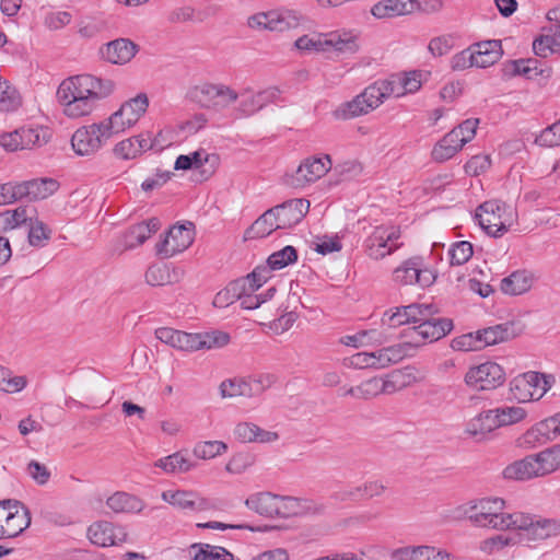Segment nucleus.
I'll list each match as a JSON object with an SVG mask.
<instances>
[{
  "mask_svg": "<svg viewBox=\"0 0 560 560\" xmlns=\"http://www.w3.org/2000/svg\"><path fill=\"white\" fill-rule=\"evenodd\" d=\"M455 513L457 518L467 520L477 528L515 530L520 540L527 545L560 535V520L523 511L508 512V502L497 495L471 499L455 508Z\"/></svg>",
  "mask_w": 560,
  "mask_h": 560,
  "instance_id": "f257e3e1",
  "label": "nucleus"
},
{
  "mask_svg": "<svg viewBox=\"0 0 560 560\" xmlns=\"http://www.w3.org/2000/svg\"><path fill=\"white\" fill-rule=\"evenodd\" d=\"M116 91L112 79L77 74L62 80L56 92L61 113L70 119L91 116Z\"/></svg>",
  "mask_w": 560,
  "mask_h": 560,
  "instance_id": "f03ea898",
  "label": "nucleus"
},
{
  "mask_svg": "<svg viewBox=\"0 0 560 560\" xmlns=\"http://www.w3.org/2000/svg\"><path fill=\"white\" fill-rule=\"evenodd\" d=\"M559 470L560 443H557L508 465L503 476L506 479L526 481L547 477Z\"/></svg>",
  "mask_w": 560,
  "mask_h": 560,
  "instance_id": "7ed1b4c3",
  "label": "nucleus"
},
{
  "mask_svg": "<svg viewBox=\"0 0 560 560\" xmlns=\"http://www.w3.org/2000/svg\"><path fill=\"white\" fill-rule=\"evenodd\" d=\"M186 97L200 108L219 113L234 104L238 93L223 83L201 81L187 90Z\"/></svg>",
  "mask_w": 560,
  "mask_h": 560,
  "instance_id": "20e7f679",
  "label": "nucleus"
},
{
  "mask_svg": "<svg viewBox=\"0 0 560 560\" xmlns=\"http://www.w3.org/2000/svg\"><path fill=\"white\" fill-rule=\"evenodd\" d=\"M453 329V322L448 318L428 316L418 325L409 326L401 332V346L407 351V357L421 346L436 341L446 336Z\"/></svg>",
  "mask_w": 560,
  "mask_h": 560,
  "instance_id": "39448f33",
  "label": "nucleus"
},
{
  "mask_svg": "<svg viewBox=\"0 0 560 560\" xmlns=\"http://www.w3.org/2000/svg\"><path fill=\"white\" fill-rule=\"evenodd\" d=\"M475 218L488 235L500 237L514 224L516 212L505 202L492 199L477 208Z\"/></svg>",
  "mask_w": 560,
  "mask_h": 560,
  "instance_id": "423d86ee",
  "label": "nucleus"
},
{
  "mask_svg": "<svg viewBox=\"0 0 560 560\" xmlns=\"http://www.w3.org/2000/svg\"><path fill=\"white\" fill-rule=\"evenodd\" d=\"M410 384V374L395 370L385 376H374L355 387H350L347 395L357 398L371 399L378 395H390L406 388Z\"/></svg>",
  "mask_w": 560,
  "mask_h": 560,
  "instance_id": "0eeeda50",
  "label": "nucleus"
},
{
  "mask_svg": "<svg viewBox=\"0 0 560 560\" xmlns=\"http://www.w3.org/2000/svg\"><path fill=\"white\" fill-rule=\"evenodd\" d=\"M149 105L148 95L145 93H138L136 96L122 102L118 109L105 118L104 121L113 136L124 133L140 121L148 112Z\"/></svg>",
  "mask_w": 560,
  "mask_h": 560,
  "instance_id": "6e6552de",
  "label": "nucleus"
},
{
  "mask_svg": "<svg viewBox=\"0 0 560 560\" xmlns=\"http://www.w3.org/2000/svg\"><path fill=\"white\" fill-rule=\"evenodd\" d=\"M555 377L536 371L515 376L510 382V392L518 402L537 401L553 386Z\"/></svg>",
  "mask_w": 560,
  "mask_h": 560,
  "instance_id": "1a4fd4ad",
  "label": "nucleus"
},
{
  "mask_svg": "<svg viewBox=\"0 0 560 560\" xmlns=\"http://www.w3.org/2000/svg\"><path fill=\"white\" fill-rule=\"evenodd\" d=\"M113 137L103 119L79 127L71 137V148L79 156H93Z\"/></svg>",
  "mask_w": 560,
  "mask_h": 560,
  "instance_id": "9d476101",
  "label": "nucleus"
},
{
  "mask_svg": "<svg viewBox=\"0 0 560 560\" xmlns=\"http://www.w3.org/2000/svg\"><path fill=\"white\" fill-rule=\"evenodd\" d=\"M479 120L469 118L446 133L432 150V159L445 162L452 159L462 148L471 141L476 135Z\"/></svg>",
  "mask_w": 560,
  "mask_h": 560,
  "instance_id": "9b49d317",
  "label": "nucleus"
},
{
  "mask_svg": "<svg viewBox=\"0 0 560 560\" xmlns=\"http://www.w3.org/2000/svg\"><path fill=\"white\" fill-rule=\"evenodd\" d=\"M302 21V15L296 11L278 9L250 15L247 25L255 31L282 33L298 28Z\"/></svg>",
  "mask_w": 560,
  "mask_h": 560,
  "instance_id": "f8f14e48",
  "label": "nucleus"
},
{
  "mask_svg": "<svg viewBox=\"0 0 560 560\" xmlns=\"http://www.w3.org/2000/svg\"><path fill=\"white\" fill-rule=\"evenodd\" d=\"M504 381V369L493 361L471 365L464 375L465 385L477 392L493 390L500 387Z\"/></svg>",
  "mask_w": 560,
  "mask_h": 560,
  "instance_id": "ddd939ff",
  "label": "nucleus"
},
{
  "mask_svg": "<svg viewBox=\"0 0 560 560\" xmlns=\"http://www.w3.org/2000/svg\"><path fill=\"white\" fill-rule=\"evenodd\" d=\"M331 167L332 162L328 154L306 158L295 172L288 176L287 184L294 188H304L325 176Z\"/></svg>",
  "mask_w": 560,
  "mask_h": 560,
  "instance_id": "4468645a",
  "label": "nucleus"
},
{
  "mask_svg": "<svg viewBox=\"0 0 560 560\" xmlns=\"http://www.w3.org/2000/svg\"><path fill=\"white\" fill-rule=\"evenodd\" d=\"M31 524V514L26 506L18 501L0 503V539L13 538Z\"/></svg>",
  "mask_w": 560,
  "mask_h": 560,
  "instance_id": "2eb2a0df",
  "label": "nucleus"
},
{
  "mask_svg": "<svg viewBox=\"0 0 560 560\" xmlns=\"http://www.w3.org/2000/svg\"><path fill=\"white\" fill-rule=\"evenodd\" d=\"M381 104H383L381 94L375 83H372L351 101L345 102L338 106L334 112V116L338 119H350L365 115L377 108Z\"/></svg>",
  "mask_w": 560,
  "mask_h": 560,
  "instance_id": "dca6fc26",
  "label": "nucleus"
},
{
  "mask_svg": "<svg viewBox=\"0 0 560 560\" xmlns=\"http://www.w3.org/2000/svg\"><path fill=\"white\" fill-rule=\"evenodd\" d=\"M400 230L393 225L376 226L365 241L366 253L372 259H382L399 248Z\"/></svg>",
  "mask_w": 560,
  "mask_h": 560,
  "instance_id": "f3484780",
  "label": "nucleus"
},
{
  "mask_svg": "<svg viewBox=\"0 0 560 560\" xmlns=\"http://www.w3.org/2000/svg\"><path fill=\"white\" fill-rule=\"evenodd\" d=\"M194 237L192 223L173 225L156 244V254L163 258H171L186 250L192 244Z\"/></svg>",
  "mask_w": 560,
  "mask_h": 560,
  "instance_id": "a211bd4d",
  "label": "nucleus"
},
{
  "mask_svg": "<svg viewBox=\"0 0 560 560\" xmlns=\"http://www.w3.org/2000/svg\"><path fill=\"white\" fill-rule=\"evenodd\" d=\"M393 281L400 285L429 287L435 281L434 271L427 268L420 257L405 260L393 271Z\"/></svg>",
  "mask_w": 560,
  "mask_h": 560,
  "instance_id": "6ab92c4d",
  "label": "nucleus"
},
{
  "mask_svg": "<svg viewBox=\"0 0 560 560\" xmlns=\"http://www.w3.org/2000/svg\"><path fill=\"white\" fill-rule=\"evenodd\" d=\"M89 540L98 547H112L127 541L128 534L120 525L108 521H96L88 527Z\"/></svg>",
  "mask_w": 560,
  "mask_h": 560,
  "instance_id": "aec40b11",
  "label": "nucleus"
},
{
  "mask_svg": "<svg viewBox=\"0 0 560 560\" xmlns=\"http://www.w3.org/2000/svg\"><path fill=\"white\" fill-rule=\"evenodd\" d=\"M255 281H250L252 290L247 293H244L238 300L241 301V306L245 310H255L259 307L262 303L271 300L276 293V288L270 287L266 290V292L256 294L262 284H265L269 280V268H255L252 273L243 277L242 279H250Z\"/></svg>",
  "mask_w": 560,
  "mask_h": 560,
  "instance_id": "412c9836",
  "label": "nucleus"
},
{
  "mask_svg": "<svg viewBox=\"0 0 560 560\" xmlns=\"http://www.w3.org/2000/svg\"><path fill=\"white\" fill-rule=\"evenodd\" d=\"M499 429L494 410L490 408L481 410L466 421L464 433L467 438L480 443L489 441Z\"/></svg>",
  "mask_w": 560,
  "mask_h": 560,
  "instance_id": "4be33fe9",
  "label": "nucleus"
},
{
  "mask_svg": "<svg viewBox=\"0 0 560 560\" xmlns=\"http://www.w3.org/2000/svg\"><path fill=\"white\" fill-rule=\"evenodd\" d=\"M161 499L178 510L206 511L209 502L194 490L168 489L161 493Z\"/></svg>",
  "mask_w": 560,
  "mask_h": 560,
  "instance_id": "5701e85b",
  "label": "nucleus"
},
{
  "mask_svg": "<svg viewBox=\"0 0 560 560\" xmlns=\"http://www.w3.org/2000/svg\"><path fill=\"white\" fill-rule=\"evenodd\" d=\"M547 19L553 24L552 33L541 35L533 43L534 52L544 58L552 54L560 55V5L550 9Z\"/></svg>",
  "mask_w": 560,
  "mask_h": 560,
  "instance_id": "b1692460",
  "label": "nucleus"
},
{
  "mask_svg": "<svg viewBox=\"0 0 560 560\" xmlns=\"http://www.w3.org/2000/svg\"><path fill=\"white\" fill-rule=\"evenodd\" d=\"M152 150L150 131H142L136 136L122 139L113 147V155L120 161H130Z\"/></svg>",
  "mask_w": 560,
  "mask_h": 560,
  "instance_id": "393cba45",
  "label": "nucleus"
},
{
  "mask_svg": "<svg viewBox=\"0 0 560 560\" xmlns=\"http://www.w3.org/2000/svg\"><path fill=\"white\" fill-rule=\"evenodd\" d=\"M139 46L129 38H117L104 44L101 49V56L104 60L113 65H127L138 54Z\"/></svg>",
  "mask_w": 560,
  "mask_h": 560,
  "instance_id": "a878e982",
  "label": "nucleus"
},
{
  "mask_svg": "<svg viewBox=\"0 0 560 560\" xmlns=\"http://www.w3.org/2000/svg\"><path fill=\"white\" fill-rule=\"evenodd\" d=\"M281 229H290L302 221L310 209V201L303 198L291 199L271 208Z\"/></svg>",
  "mask_w": 560,
  "mask_h": 560,
  "instance_id": "bb28decb",
  "label": "nucleus"
},
{
  "mask_svg": "<svg viewBox=\"0 0 560 560\" xmlns=\"http://www.w3.org/2000/svg\"><path fill=\"white\" fill-rule=\"evenodd\" d=\"M325 52L353 55L359 50V34L353 30H337L325 33Z\"/></svg>",
  "mask_w": 560,
  "mask_h": 560,
  "instance_id": "cd10ccee",
  "label": "nucleus"
},
{
  "mask_svg": "<svg viewBox=\"0 0 560 560\" xmlns=\"http://www.w3.org/2000/svg\"><path fill=\"white\" fill-rule=\"evenodd\" d=\"M394 560H457L448 550L431 545L409 546L395 550Z\"/></svg>",
  "mask_w": 560,
  "mask_h": 560,
  "instance_id": "c85d7f7f",
  "label": "nucleus"
},
{
  "mask_svg": "<svg viewBox=\"0 0 560 560\" xmlns=\"http://www.w3.org/2000/svg\"><path fill=\"white\" fill-rule=\"evenodd\" d=\"M318 511L319 509L311 500L275 493L273 518H289Z\"/></svg>",
  "mask_w": 560,
  "mask_h": 560,
  "instance_id": "c756f323",
  "label": "nucleus"
},
{
  "mask_svg": "<svg viewBox=\"0 0 560 560\" xmlns=\"http://www.w3.org/2000/svg\"><path fill=\"white\" fill-rule=\"evenodd\" d=\"M159 229L160 221L155 218L132 225L120 236V244L117 249L124 252L143 244L152 234L156 233Z\"/></svg>",
  "mask_w": 560,
  "mask_h": 560,
  "instance_id": "7c9ffc66",
  "label": "nucleus"
},
{
  "mask_svg": "<svg viewBox=\"0 0 560 560\" xmlns=\"http://www.w3.org/2000/svg\"><path fill=\"white\" fill-rule=\"evenodd\" d=\"M233 436L241 443L268 444L279 440L277 432L265 430L250 421L236 423L233 429Z\"/></svg>",
  "mask_w": 560,
  "mask_h": 560,
  "instance_id": "2f4dec72",
  "label": "nucleus"
},
{
  "mask_svg": "<svg viewBox=\"0 0 560 560\" xmlns=\"http://www.w3.org/2000/svg\"><path fill=\"white\" fill-rule=\"evenodd\" d=\"M106 506L116 514H140L145 502L132 493L116 491L106 499Z\"/></svg>",
  "mask_w": 560,
  "mask_h": 560,
  "instance_id": "473e14b6",
  "label": "nucleus"
},
{
  "mask_svg": "<svg viewBox=\"0 0 560 560\" xmlns=\"http://www.w3.org/2000/svg\"><path fill=\"white\" fill-rule=\"evenodd\" d=\"M415 0H381L373 4L371 14L377 20L396 19L413 14Z\"/></svg>",
  "mask_w": 560,
  "mask_h": 560,
  "instance_id": "72a5a7b5",
  "label": "nucleus"
},
{
  "mask_svg": "<svg viewBox=\"0 0 560 560\" xmlns=\"http://www.w3.org/2000/svg\"><path fill=\"white\" fill-rule=\"evenodd\" d=\"M211 154H209L206 150L200 149L194 152H190L189 154H180L177 156L175 163H174V170L176 171H188V170H196L200 171V178L201 180H207L211 177L214 170L213 167L211 170L203 168L206 164L210 163Z\"/></svg>",
  "mask_w": 560,
  "mask_h": 560,
  "instance_id": "f704fd0d",
  "label": "nucleus"
},
{
  "mask_svg": "<svg viewBox=\"0 0 560 560\" xmlns=\"http://www.w3.org/2000/svg\"><path fill=\"white\" fill-rule=\"evenodd\" d=\"M552 441H555V439L552 438L546 421L540 420L522 433L517 438L516 443L521 448L534 450Z\"/></svg>",
  "mask_w": 560,
  "mask_h": 560,
  "instance_id": "c9c22d12",
  "label": "nucleus"
},
{
  "mask_svg": "<svg viewBox=\"0 0 560 560\" xmlns=\"http://www.w3.org/2000/svg\"><path fill=\"white\" fill-rule=\"evenodd\" d=\"M155 337L172 348L180 351H195L196 334L161 327L155 330Z\"/></svg>",
  "mask_w": 560,
  "mask_h": 560,
  "instance_id": "e433bc0d",
  "label": "nucleus"
},
{
  "mask_svg": "<svg viewBox=\"0 0 560 560\" xmlns=\"http://www.w3.org/2000/svg\"><path fill=\"white\" fill-rule=\"evenodd\" d=\"M474 65L477 68H488L501 58L502 50L499 40H485L470 46Z\"/></svg>",
  "mask_w": 560,
  "mask_h": 560,
  "instance_id": "4c0bfd02",
  "label": "nucleus"
},
{
  "mask_svg": "<svg viewBox=\"0 0 560 560\" xmlns=\"http://www.w3.org/2000/svg\"><path fill=\"white\" fill-rule=\"evenodd\" d=\"M370 352L371 365L374 370L385 369L392 364H396L407 358V351L400 341L388 347L375 349Z\"/></svg>",
  "mask_w": 560,
  "mask_h": 560,
  "instance_id": "58836bf2",
  "label": "nucleus"
},
{
  "mask_svg": "<svg viewBox=\"0 0 560 560\" xmlns=\"http://www.w3.org/2000/svg\"><path fill=\"white\" fill-rule=\"evenodd\" d=\"M250 279H236L230 282L223 290L219 291L214 299L213 305L219 308L226 307L237 301L244 293L252 290Z\"/></svg>",
  "mask_w": 560,
  "mask_h": 560,
  "instance_id": "ea45409f",
  "label": "nucleus"
},
{
  "mask_svg": "<svg viewBox=\"0 0 560 560\" xmlns=\"http://www.w3.org/2000/svg\"><path fill=\"white\" fill-rule=\"evenodd\" d=\"M535 277L530 271L517 270L501 280V291L509 295H520L530 290Z\"/></svg>",
  "mask_w": 560,
  "mask_h": 560,
  "instance_id": "a19ab883",
  "label": "nucleus"
},
{
  "mask_svg": "<svg viewBox=\"0 0 560 560\" xmlns=\"http://www.w3.org/2000/svg\"><path fill=\"white\" fill-rule=\"evenodd\" d=\"M23 198L46 199L57 191L59 184L52 178H37L21 183Z\"/></svg>",
  "mask_w": 560,
  "mask_h": 560,
  "instance_id": "79ce46f5",
  "label": "nucleus"
},
{
  "mask_svg": "<svg viewBox=\"0 0 560 560\" xmlns=\"http://www.w3.org/2000/svg\"><path fill=\"white\" fill-rule=\"evenodd\" d=\"M280 96V91L277 88H268L258 93L252 94L248 97L242 100L240 103V110L246 115L250 116L261 108H264L267 104L276 102Z\"/></svg>",
  "mask_w": 560,
  "mask_h": 560,
  "instance_id": "37998d69",
  "label": "nucleus"
},
{
  "mask_svg": "<svg viewBox=\"0 0 560 560\" xmlns=\"http://www.w3.org/2000/svg\"><path fill=\"white\" fill-rule=\"evenodd\" d=\"M154 466L162 469L165 474H187L197 467V464L190 460L182 452H175L164 456L154 463Z\"/></svg>",
  "mask_w": 560,
  "mask_h": 560,
  "instance_id": "c03bdc74",
  "label": "nucleus"
},
{
  "mask_svg": "<svg viewBox=\"0 0 560 560\" xmlns=\"http://www.w3.org/2000/svg\"><path fill=\"white\" fill-rule=\"evenodd\" d=\"M188 556L190 560H235L233 553L224 547L203 542L191 544Z\"/></svg>",
  "mask_w": 560,
  "mask_h": 560,
  "instance_id": "a18cd8bd",
  "label": "nucleus"
},
{
  "mask_svg": "<svg viewBox=\"0 0 560 560\" xmlns=\"http://www.w3.org/2000/svg\"><path fill=\"white\" fill-rule=\"evenodd\" d=\"M516 544L515 539L509 535L497 533L481 539L478 542V551L485 557H497L504 553L506 548Z\"/></svg>",
  "mask_w": 560,
  "mask_h": 560,
  "instance_id": "49530a36",
  "label": "nucleus"
},
{
  "mask_svg": "<svg viewBox=\"0 0 560 560\" xmlns=\"http://www.w3.org/2000/svg\"><path fill=\"white\" fill-rule=\"evenodd\" d=\"M280 229L277 217L272 209H269L246 230L244 237L245 240L262 238Z\"/></svg>",
  "mask_w": 560,
  "mask_h": 560,
  "instance_id": "de8ad7c7",
  "label": "nucleus"
},
{
  "mask_svg": "<svg viewBox=\"0 0 560 560\" xmlns=\"http://www.w3.org/2000/svg\"><path fill=\"white\" fill-rule=\"evenodd\" d=\"M493 410L500 429L522 423L528 417V411L518 405H502Z\"/></svg>",
  "mask_w": 560,
  "mask_h": 560,
  "instance_id": "09e8293b",
  "label": "nucleus"
},
{
  "mask_svg": "<svg viewBox=\"0 0 560 560\" xmlns=\"http://www.w3.org/2000/svg\"><path fill=\"white\" fill-rule=\"evenodd\" d=\"M244 503L248 510L256 514L273 518L275 493L269 491L255 492Z\"/></svg>",
  "mask_w": 560,
  "mask_h": 560,
  "instance_id": "8fccbe9b",
  "label": "nucleus"
},
{
  "mask_svg": "<svg viewBox=\"0 0 560 560\" xmlns=\"http://www.w3.org/2000/svg\"><path fill=\"white\" fill-rule=\"evenodd\" d=\"M20 130L24 150L43 147L51 138L50 129L39 125L24 126Z\"/></svg>",
  "mask_w": 560,
  "mask_h": 560,
  "instance_id": "3c124183",
  "label": "nucleus"
},
{
  "mask_svg": "<svg viewBox=\"0 0 560 560\" xmlns=\"http://www.w3.org/2000/svg\"><path fill=\"white\" fill-rule=\"evenodd\" d=\"M539 61L533 58L511 60L504 65V74L508 77L523 75L527 79L537 78L542 73Z\"/></svg>",
  "mask_w": 560,
  "mask_h": 560,
  "instance_id": "603ef678",
  "label": "nucleus"
},
{
  "mask_svg": "<svg viewBox=\"0 0 560 560\" xmlns=\"http://www.w3.org/2000/svg\"><path fill=\"white\" fill-rule=\"evenodd\" d=\"M219 394L222 399H231L236 397H250L247 377H230L223 380L219 385Z\"/></svg>",
  "mask_w": 560,
  "mask_h": 560,
  "instance_id": "864d4df0",
  "label": "nucleus"
},
{
  "mask_svg": "<svg viewBox=\"0 0 560 560\" xmlns=\"http://www.w3.org/2000/svg\"><path fill=\"white\" fill-rule=\"evenodd\" d=\"M22 105V96L14 85L0 77V113H12Z\"/></svg>",
  "mask_w": 560,
  "mask_h": 560,
  "instance_id": "5fc2aeb1",
  "label": "nucleus"
},
{
  "mask_svg": "<svg viewBox=\"0 0 560 560\" xmlns=\"http://www.w3.org/2000/svg\"><path fill=\"white\" fill-rule=\"evenodd\" d=\"M195 351L207 349H219L229 345L231 337L228 332L212 330L207 332H197L195 339Z\"/></svg>",
  "mask_w": 560,
  "mask_h": 560,
  "instance_id": "6e6d98bb",
  "label": "nucleus"
},
{
  "mask_svg": "<svg viewBox=\"0 0 560 560\" xmlns=\"http://www.w3.org/2000/svg\"><path fill=\"white\" fill-rule=\"evenodd\" d=\"M482 348L493 346L511 339L514 334L512 331V325L501 324L492 327L478 330Z\"/></svg>",
  "mask_w": 560,
  "mask_h": 560,
  "instance_id": "4d7b16f0",
  "label": "nucleus"
},
{
  "mask_svg": "<svg viewBox=\"0 0 560 560\" xmlns=\"http://www.w3.org/2000/svg\"><path fill=\"white\" fill-rule=\"evenodd\" d=\"M296 250L292 246H285L284 248L271 254L266 265L257 266L256 268H269V279L273 270H279L287 267L296 260Z\"/></svg>",
  "mask_w": 560,
  "mask_h": 560,
  "instance_id": "13d9d810",
  "label": "nucleus"
},
{
  "mask_svg": "<svg viewBox=\"0 0 560 560\" xmlns=\"http://www.w3.org/2000/svg\"><path fill=\"white\" fill-rule=\"evenodd\" d=\"M228 444L223 441H201L194 445L192 454L198 459H213L226 453Z\"/></svg>",
  "mask_w": 560,
  "mask_h": 560,
  "instance_id": "bf43d9fd",
  "label": "nucleus"
},
{
  "mask_svg": "<svg viewBox=\"0 0 560 560\" xmlns=\"http://www.w3.org/2000/svg\"><path fill=\"white\" fill-rule=\"evenodd\" d=\"M325 33H310L298 37L293 44L300 52H325Z\"/></svg>",
  "mask_w": 560,
  "mask_h": 560,
  "instance_id": "052dcab7",
  "label": "nucleus"
},
{
  "mask_svg": "<svg viewBox=\"0 0 560 560\" xmlns=\"http://www.w3.org/2000/svg\"><path fill=\"white\" fill-rule=\"evenodd\" d=\"M457 43V36L454 34H442L432 37L428 43V51L434 58L443 57L450 54Z\"/></svg>",
  "mask_w": 560,
  "mask_h": 560,
  "instance_id": "680f3d73",
  "label": "nucleus"
},
{
  "mask_svg": "<svg viewBox=\"0 0 560 560\" xmlns=\"http://www.w3.org/2000/svg\"><path fill=\"white\" fill-rule=\"evenodd\" d=\"M374 83L378 90V93L381 94L382 103H384V101L390 96L401 97L407 94L400 74L393 75L387 80H378Z\"/></svg>",
  "mask_w": 560,
  "mask_h": 560,
  "instance_id": "e2e57ef3",
  "label": "nucleus"
},
{
  "mask_svg": "<svg viewBox=\"0 0 560 560\" xmlns=\"http://www.w3.org/2000/svg\"><path fill=\"white\" fill-rule=\"evenodd\" d=\"M175 270L166 266H152L145 272V281L153 287L165 285L175 281Z\"/></svg>",
  "mask_w": 560,
  "mask_h": 560,
  "instance_id": "0e129e2a",
  "label": "nucleus"
},
{
  "mask_svg": "<svg viewBox=\"0 0 560 560\" xmlns=\"http://www.w3.org/2000/svg\"><path fill=\"white\" fill-rule=\"evenodd\" d=\"M178 141L177 130L171 126L160 129L155 135L150 131L152 150H164Z\"/></svg>",
  "mask_w": 560,
  "mask_h": 560,
  "instance_id": "69168bd1",
  "label": "nucleus"
},
{
  "mask_svg": "<svg viewBox=\"0 0 560 560\" xmlns=\"http://www.w3.org/2000/svg\"><path fill=\"white\" fill-rule=\"evenodd\" d=\"M254 465V456L246 452L233 454L225 465L230 475H242Z\"/></svg>",
  "mask_w": 560,
  "mask_h": 560,
  "instance_id": "338daca9",
  "label": "nucleus"
},
{
  "mask_svg": "<svg viewBox=\"0 0 560 560\" xmlns=\"http://www.w3.org/2000/svg\"><path fill=\"white\" fill-rule=\"evenodd\" d=\"M27 219L26 209L19 207L14 210H7L0 213V230H13L24 223Z\"/></svg>",
  "mask_w": 560,
  "mask_h": 560,
  "instance_id": "774afa93",
  "label": "nucleus"
}]
</instances>
